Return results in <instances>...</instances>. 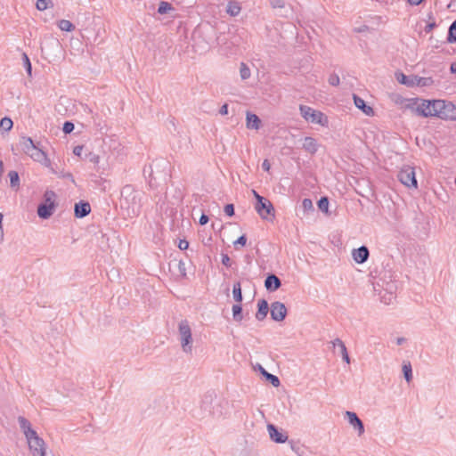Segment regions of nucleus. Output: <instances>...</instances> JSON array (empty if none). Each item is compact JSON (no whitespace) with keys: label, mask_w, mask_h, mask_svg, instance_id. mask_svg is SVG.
<instances>
[{"label":"nucleus","mask_w":456,"mask_h":456,"mask_svg":"<svg viewBox=\"0 0 456 456\" xmlns=\"http://www.w3.org/2000/svg\"><path fill=\"white\" fill-rule=\"evenodd\" d=\"M419 116L437 117L442 119L456 120V106L445 100H421L416 108Z\"/></svg>","instance_id":"obj_1"},{"label":"nucleus","mask_w":456,"mask_h":456,"mask_svg":"<svg viewBox=\"0 0 456 456\" xmlns=\"http://www.w3.org/2000/svg\"><path fill=\"white\" fill-rule=\"evenodd\" d=\"M20 146L21 151L25 154L28 155L34 161H37L46 167L51 166V160L47 157L46 153L38 148L30 137L22 136L20 141Z\"/></svg>","instance_id":"obj_2"},{"label":"nucleus","mask_w":456,"mask_h":456,"mask_svg":"<svg viewBox=\"0 0 456 456\" xmlns=\"http://www.w3.org/2000/svg\"><path fill=\"white\" fill-rule=\"evenodd\" d=\"M395 77L397 81L409 87L419 86L427 87L433 85L432 77H421L418 76H406L403 72H396Z\"/></svg>","instance_id":"obj_3"},{"label":"nucleus","mask_w":456,"mask_h":456,"mask_svg":"<svg viewBox=\"0 0 456 456\" xmlns=\"http://www.w3.org/2000/svg\"><path fill=\"white\" fill-rule=\"evenodd\" d=\"M178 334L183 351L184 353H191L192 334L191 326L187 320H182L178 323Z\"/></svg>","instance_id":"obj_4"},{"label":"nucleus","mask_w":456,"mask_h":456,"mask_svg":"<svg viewBox=\"0 0 456 456\" xmlns=\"http://www.w3.org/2000/svg\"><path fill=\"white\" fill-rule=\"evenodd\" d=\"M299 111L301 116L307 121L314 124L324 126L327 123V118L321 111L315 110L306 105H300Z\"/></svg>","instance_id":"obj_5"},{"label":"nucleus","mask_w":456,"mask_h":456,"mask_svg":"<svg viewBox=\"0 0 456 456\" xmlns=\"http://www.w3.org/2000/svg\"><path fill=\"white\" fill-rule=\"evenodd\" d=\"M255 209L261 218L271 220L274 217V208L266 198H260L255 205Z\"/></svg>","instance_id":"obj_6"},{"label":"nucleus","mask_w":456,"mask_h":456,"mask_svg":"<svg viewBox=\"0 0 456 456\" xmlns=\"http://www.w3.org/2000/svg\"><path fill=\"white\" fill-rule=\"evenodd\" d=\"M398 180L407 187L417 188V179L414 168L406 166L403 167L397 175Z\"/></svg>","instance_id":"obj_7"},{"label":"nucleus","mask_w":456,"mask_h":456,"mask_svg":"<svg viewBox=\"0 0 456 456\" xmlns=\"http://www.w3.org/2000/svg\"><path fill=\"white\" fill-rule=\"evenodd\" d=\"M29 449L33 456H45V441L35 433L34 436L27 437Z\"/></svg>","instance_id":"obj_8"},{"label":"nucleus","mask_w":456,"mask_h":456,"mask_svg":"<svg viewBox=\"0 0 456 456\" xmlns=\"http://www.w3.org/2000/svg\"><path fill=\"white\" fill-rule=\"evenodd\" d=\"M270 313L273 321L281 322L287 315V308L283 303L275 301L271 304Z\"/></svg>","instance_id":"obj_9"},{"label":"nucleus","mask_w":456,"mask_h":456,"mask_svg":"<svg viewBox=\"0 0 456 456\" xmlns=\"http://www.w3.org/2000/svg\"><path fill=\"white\" fill-rule=\"evenodd\" d=\"M349 424L358 431V435L362 436L364 433V425L355 412L346 411L345 413Z\"/></svg>","instance_id":"obj_10"},{"label":"nucleus","mask_w":456,"mask_h":456,"mask_svg":"<svg viewBox=\"0 0 456 456\" xmlns=\"http://www.w3.org/2000/svg\"><path fill=\"white\" fill-rule=\"evenodd\" d=\"M55 203H40L37 207V215L42 219H48L53 214Z\"/></svg>","instance_id":"obj_11"},{"label":"nucleus","mask_w":456,"mask_h":456,"mask_svg":"<svg viewBox=\"0 0 456 456\" xmlns=\"http://www.w3.org/2000/svg\"><path fill=\"white\" fill-rule=\"evenodd\" d=\"M281 286L280 278L273 274H268L265 280V287L268 291L273 292L279 289Z\"/></svg>","instance_id":"obj_12"},{"label":"nucleus","mask_w":456,"mask_h":456,"mask_svg":"<svg viewBox=\"0 0 456 456\" xmlns=\"http://www.w3.org/2000/svg\"><path fill=\"white\" fill-rule=\"evenodd\" d=\"M352 255L356 263L363 264L368 260L370 252L366 246H361L360 248L354 249Z\"/></svg>","instance_id":"obj_13"},{"label":"nucleus","mask_w":456,"mask_h":456,"mask_svg":"<svg viewBox=\"0 0 456 456\" xmlns=\"http://www.w3.org/2000/svg\"><path fill=\"white\" fill-rule=\"evenodd\" d=\"M91 211V206L88 202L81 200L75 204L74 214L77 218L86 216Z\"/></svg>","instance_id":"obj_14"},{"label":"nucleus","mask_w":456,"mask_h":456,"mask_svg":"<svg viewBox=\"0 0 456 456\" xmlns=\"http://www.w3.org/2000/svg\"><path fill=\"white\" fill-rule=\"evenodd\" d=\"M269 312L268 302L265 299H259L257 302V311L256 313V319L263 321L266 318Z\"/></svg>","instance_id":"obj_15"},{"label":"nucleus","mask_w":456,"mask_h":456,"mask_svg":"<svg viewBox=\"0 0 456 456\" xmlns=\"http://www.w3.org/2000/svg\"><path fill=\"white\" fill-rule=\"evenodd\" d=\"M354 105L359 110H361L364 114H366L367 116H373V114H374L373 109L370 106L367 105L363 99L357 96L356 94H354Z\"/></svg>","instance_id":"obj_16"},{"label":"nucleus","mask_w":456,"mask_h":456,"mask_svg":"<svg viewBox=\"0 0 456 456\" xmlns=\"http://www.w3.org/2000/svg\"><path fill=\"white\" fill-rule=\"evenodd\" d=\"M267 429H268L269 436H270L271 439L273 441H274L275 443L281 444L286 441L287 436H285L283 434H281L274 425L269 424L267 426Z\"/></svg>","instance_id":"obj_17"},{"label":"nucleus","mask_w":456,"mask_h":456,"mask_svg":"<svg viewBox=\"0 0 456 456\" xmlns=\"http://www.w3.org/2000/svg\"><path fill=\"white\" fill-rule=\"evenodd\" d=\"M302 148L305 151H307L308 153L314 155L318 151L317 141L314 138L311 137V136H306L304 139V142H303Z\"/></svg>","instance_id":"obj_18"},{"label":"nucleus","mask_w":456,"mask_h":456,"mask_svg":"<svg viewBox=\"0 0 456 456\" xmlns=\"http://www.w3.org/2000/svg\"><path fill=\"white\" fill-rule=\"evenodd\" d=\"M18 422H19L20 428L23 431L26 438L29 436L35 435L36 431L31 428V424L26 418H24L22 416L18 417Z\"/></svg>","instance_id":"obj_19"},{"label":"nucleus","mask_w":456,"mask_h":456,"mask_svg":"<svg viewBox=\"0 0 456 456\" xmlns=\"http://www.w3.org/2000/svg\"><path fill=\"white\" fill-rule=\"evenodd\" d=\"M332 345H333L334 348H336L337 346L338 347L339 353H340L343 360L346 363H350V358H349L347 349H346L344 342L340 338H336L332 341Z\"/></svg>","instance_id":"obj_20"},{"label":"nucleus","mask_w":456,"mask_h":456,"mask_svg":"<svg viewBox=\"0 0 456 456\" xmlns=\"http://www.w3.org/2000/svg\"><path fill=\"white\" fill-rule=\"evenodd\" d=\"M246 121L248 128L256 130L259 128L261 123L260 118L256 114L250 112L247 113Z\"/></svg>","instance_id":"obj_21"},{"label":"nucleus","mask_w":456,"mask_h":456,"mask_svg":"<svg viewBox=\"0 0 456 456\" xmlns=\"http://www.w3.org/2000/svg\"><path fill=\"white\" fill-rule=\"evenodd\" d=\"M259 370L262 373V375L265 378L267 381H269L273 387H277L280 386L281 382L277 376L269 373L265 368H263L261 365H258Z\"/></svg>","instance_id":"obj_22"},{"label":"nucleus","mask_w":456,"mask_h":456,"mask_svg":"<svg viewBox=\"0 0 456 456\" xmlns=\"http://www.w3.org/2000/svg\"><path fill=\"white\" fill-rule=\"evenodd\" d=\"M240 5L236 1H230L227 4L226 12L231 16H237L240 12Z\"/></svg>","instance_id":"obj_23"},{"label":"nucleus","mask_w":456,"mask_h":456,"mask_svg":"<svg viewBox=\"0 0 456 456\" xmlns=\"http://www.w3.org/2000/svg\"><path fill=\"white\" fill-rule=\"evenodd\" d=\"M232 296H233L234 300L237 303L242 302L243 297H242L240 281L234 282L233 288H232Z\"/></svg>","instance_id":"obj_24"},{"label":"nucleus","mask_w":456,"mask_h":456,"mask_svg":"<svg viewBox=\"0 0 456 456\" xmlns=\"http://www.w3.org/2000/svg\"><path fill=\"white\" fill-rule=\"evenodd\" d=\"M8 176L10 178V185L16 191L20 188V176L18 172L12 170L9 172Z\"/></svg>","instance_id":"obj_25"},{"label":"nucleus","mask_w":456,"mask_h":456,"mask_svg":"<svg viewBox=\"0 0 456 456\" xmlns=\"http://www.w3.org/2000/svg\"><path fill=\"white\" fill-rule=\"evenodd\" d=\"M232 317L235 322H241L243 319L242 306L240 303L232 305Z\"/></svg>","instance_id":"obj_26"},{"label":"nucleus","mask_w":456,"mask_h":456,"mask_svg":"<svg viewBox=\"0 0 456 456\" xmlns=\"http://www.w3.org/2000/svg\"><path fill=\"white\" fill-rule=\"evenodd\" d=\"M13 122L10 118L4 117L0 120V130L8 132L12 128Z\"/></svg>","instance_id":"obj_27"},{"label":"nucleus","mask_w":456,"mask_h":456,"mask_svg":"<svg viewBox=\"0 0 456 456\" xmlns=\"http://www.w3.org/2000/svg\"><path fill=\"white\" fill-rule=\"evenodd\" d=\"M36 7L38 11H45L48 8L53 7L52 0H37Z\"/></svg>","instance_id":"obj_28"},{"label":"nucleus","mask_w":456,"mask_h":456,"mask_svg":"<svg viewBox=\"0 0 456 456\" xmlns=\"http://www.w3.org/2000/svg\"><path fill=\"white\" fill-rule=\"evenodd\" d=\"M448 43H456V20L451 24L447 36Z\"/></svg>","instance_id":"obj_29"},{"label":"nucleus","mask_w":456,"mask_h":456,"mask_svg":"<svg viewBox=\"0 0 456 456\" xmlns=\"http://www.w3.org/2000/svg\"><path fill=\"white\" fill-rule=\"evenodd\" d=\"M58 27L62 31L70 32L75 29V26L68 20H61Z\"/></svg>","instance_id":"obj_30"},{"label":"nucleus","mask_w":456,"mask_h":456,"mask_svg":"<svg viewBox=\"0 0 456 456\" xmlns=\"http://www.w3.org/2000/svg\"><path fill=\"white\" fill-rule=\"evenodd\" d=\"M240 76L242 80H246L251 76L250 69L244 62H241L240 65Z\"/></svg>","instance_id":"obj_31"},{"label":"nucleus","mask_w":456,"mask_h":456,"mask_svg":"<svg viewBox=\"0 0 456 456\" xmlns=\"http://www.w3.org/2000/svg\"><path fill=\"white\" fill-rule=\"evenodd\" d=\"M174 10V7L172 4L168 2L161 1L158 7V12L159 14H166L169 11Z\"/></svg>","instance_id":"obj_32"},{"label":"nucleus","mask_w":456,"mask_h":456,"mask_svg":"<svg viewBox=\"0 0 456 456\" xmlns=\"http://www.w3.org/2000/svg\"><path fill=\"white\" fill-rule=\"evenodd\" d=\"M403 372L404 379L407 382L411 381L412 379V369L410 362L404 363L403 365Z\"/></svg>","instance_id":"obj_33"},{"label":"nucleus","mask_w":456,"mask_h":456,"mask_svg":"<svg viewBox=\"0 0 456 456\" xmlns=\"http://www.w3.org/2000/svg\"><path fill=\"white\" fill-rule=\"evenodd\" d=\"M56 194L53 191H46L44 194L43 203H55Z\"/></svg>","instance_id":"obj_34"},{"label":"nucleus","mask_w":456,"mask_h":456,"mask_svg":"<svg viewBox=\"0 0 456 456\" xmlns=\"http://www.w3.org/2000/svg\"><path fill=\"white\" fill-rule=\"evenodd\" d=\"M329 204L330 202L327 197H322L318 200V208L322 212H328Z\"/></svg>","instance_id":"obj_35"},{"label":"nucleus","mask_w":456,"mask_h":456,"mask_svg":"<svg viewBox=\"0 0 456 456\" xmlns=\"http://www.w3.org/2000/svg\"><path fill=\"white\" fill-rule=\"evenodd\" d=\"M301 207L305 212H313L314 209L313 201L310 199H304Z\"/></svg>","instance_id":"obj_36"},{"label":"nucleus","mask_w":456,"mask_h":456,"mask_svg":"<svg viewBox=\"0 0 456 456\" xmlns=\"http://www.w3.org/2000/svg\"><path fill=\"white\" fill-rule=\"evenodd\" d=\"M22 60H23V64L26 69V71H27L28 75L30 77L31 72H32V67H31V62L29 61V58L26 53H23Z\"/></svg>","instance_id":"obj_37"},{"label":"nucleus","mask_w":456,"mask_h":456,"mask_svg":"<svg viewBox=\"0 0 456 456\" xmlns=\"http://www.w3.org/2000/svg\"><path fill=\"white\" fill-rule=\"evenodd\" d=\"M328 82L330 86H338L339 85L340 79L337 74L333 73L329 77Z\"/></svg>","instance_id":"obj_38"},{"label":"nucleus","mask_w":456,"mask_h":456,"mask_svg":"<svg viewBox=\"0 0 456 456\" xmlns=\"http://www.w3.org/2000/svg\"><path fill=\"white\" fill-rule=\"evenodd\" d=\"M74 124L70 121H66L64 124H63V127H62V130L65 134H70L73 130H74Z\"/></svg>","instance_id":"obj_39"},{"label":"nucleus","mask_w":456,"mask_h":456,"mask_svg":"<svg viewBox=\"0 0 456 456\" xmlns=\"http://www.w3.org/2000/svg\"><path fill=\"white\" fill-rule=\"evenodd\" d=\"M222 264L226 267H231L233 264V262L231 260L229 256L227 254H222Z\"/></svg>","instance_id":"obj_40"},{"label":"nucleus","mask_w":456,"mask_h":456,"mask_svg":"<svg viewBox=\"0 0 456 456\" xmlns=\"http://www.w3.org/2000/svg\"><path fill=\"white\" fill-rule=\"evenodd\" d=\"M270 4L273 8H283L285 2L283 0H270Z\"/></svg>","instance_id":"obj_41"},{"label":"nucleus","mask_w":456,"mask_h":456,"mask_svg":"<svg viewBox=\"0 0 456 456\" xmlns=\"http://www.w3.org/2000/svg\"><path fill=\"white\" fill-rule=\"evenodd\" d=\"M224 213L228 216H232L234 215V206L233 204H227L224 207Z\"/></svg>","instance_id":"obj_42"},{"label":"nucleus","mask_w":456,"mask_h":456,"mask_svg":"<svg viewBox=\"0 0 456 456\" xmlns=\"http://www.w3.org/2000/svg\"><path fill=\"white\" fill-rule=\"evenodd\" d=\"M247 243V237L246 235H241L235 241H234V246L237 247L238 245H240V246H245Z\"/></svg>","instance_id":"obj_43"},{"label":"nucleus","mask_w":456,"mask_h":456,"mask_svg":"<svg viewBox=\"0 0 456 456\" xmlns=\"http://www.w3.org/2000/svg\"><path fill=\"white\" fill-rule=\"evenodd\" d=\"M211 396H205V398L202 400V404H201V407L205 410V411H209V404L211 403Z\"/></svg>","instance_id":"obj_44"},{"label":"nucleus","mask_w":456,"mask_h":456,"mask_svg":"<svg viewBox=\"0 0 456 456\" xmlns=\"http://www.w3.org/2000/svg\"><path fill=\"white\" fill-rule=\"evenodd\" d=\"M436 27V23L435 21H432L427 24L424 30L426 33H430Z\"/></svg>","instance_id":"obj_45"},{"label":"nucleus","mask_w":456,"mask_h":456,"mask_svg":"<svg viewBox=\"0 0 456 456\" xmlns=\"http://www.w3.org/2000/svg\"><path fill=\"white\" fill-rule=\"evenodd\" d=\"M189 247V242L186 240H181L178 244V248L181 250L187 249Z\"/></svg>","instance_id":"obj_46"},{"label":"nucleus","mask_w":456,"mask_h":456,"mask_svg":"<svg viewBox=\"0 0 456 456\" xmlns=\"http://www.w3.org/2000/svg\"><path fill=\"white\" fill-rule=\"evenodd\" d=\"M208 220H209L208 216L205 214H202L201 216L200 217L199 223L200 225H205L208 224Z\"/></svg>","instance_id":"obj_47"},{"label":"nucleus","mask_w":456,"mask_h":456,"mask_svg":"<svg viewBox=\"0 0 456 456\" xmlns=\"http://www.w3.org/2000/svg\"><path fill=\"white\" fill-rule=\"evenodd\" d=\"M83 151V146L82 145H77L76 146L74 149H73V153L76 155V156H80L81 153Z\"/></svg>","instance_id":"obj_48"},{"label":"nucleus","mask_w":456,"mask_h":456,"mask_svg":"<svg viewBox=\"0 0 456 456\" xmlns=\"http://www.w3.org/2000/svg\"><path fill=\"white\" fill-rule=\"evenodd\" d=\"M262 168L265 170V171H269L270 168H271V164L270 162L268 161V159H265L262 163Z\"/></svg>","instance_id":"obj_49"},{"label":"nucleus","mask_w":456,"mask_h":456,"mask_svg":"<svg viewBox=\"0 0 456 456\" xmlns=\"http://www.w3.org/2000/svg\"><path fill=\"white\" fill-rule=\"evenodd\" d=\"M3 215L0 213V241L4 239V231H3Z\"/></svg>","instance_id":"obj_50"},{"label":"nucleus","mask_w":456,"mask_h":456,"mask_svg":"<svg viewBox=\"0 0 456 456\" xmlns=\"http://www.w3.org/2000/svg\"><path fill=\"white\" fill-rule=\"evenodd\" d=\"M219 113L221 115H227L228 114V105L225 103L224 104L220 110H219Z\"/></svg>","instance_id":"obj_51"},{"label":"nucleus","mask_w":456,"mask_h":456,"mask_svg":"<svg viewBox=\"0 0 456 456\" xmlns=\"http://www.w3.org/2000/svg\"><path fill=\"white\" fill-rule=\"evenodd\" d=\"M424 0H408V3L411 5H419Z\"/></svg>","instance_id":"obj_52"},{"label":"nucleus","mask_w":456,"mask_h":456,"mask_svg":"<svg viewBox=\"0 0 456 456\" xmlns=\"http://www.w3.org/2000/svg\"><path fill=\"white\" fill-rule=\"evenodd\" d=\"M450 70L452 73L456 74V62L451 64Z\"/></svg>","instance_id":"obj_53"},{"label":"nucleus","mask_w":456,"mask_h":456,"mask_svg":"<svg viewBox=\"0 0 456 456\" xmlns=\"http://www.w3.org/2000/svg\"><path fill=\"white\" fill-rule=\"evenodd\" d=\"M405 340H406V339H405L404 338H396V344H397L398 346H401V345H403V344L405 342Z\"/></svg>","instance_id":"obj_54"},{"label":"nucleus","mask_w":456,"mask_h":456,"mask_svg":"<svg viewBox=\"0 0 456 456\" xmlns=\"http://www.w3.org/2000/svg\"><path fill=\"white\" fill-rule=\"evenodd\" d=\"M254 197L256 198V201H258V199L264 198L263 196L259 195L255 190L252 191Z\"/></svg>","instance_id":"obj_55"},{"label":"nucleus","mask_w":456,"mask_h":456,"mask_svg":"<svg viewBox=\"0 0 456 456\" xmlns=\"http://www.w3.org/2000/svg\"><path fill=\"white\" fill-rule=\"evenodd\" d=\"M182 265H184V264L183 262H180L179 263V267L181 268Z\"/></svg>","instance_id":"obj_56"},{"label":"nucleus","mask_w":456,"mask_h":456,"mask_svg":"<svg viewBox=\"0 0 456 456\" xmlns=\"http://www.w3.org/2000/svg\"><path fill=\"white\" fill-rule=\"evenodd\" d=\"M66 176L67 177H71L72 175H71V174H68Z\"/></svg>","instance_id":"obj_57"}]
</instances>
